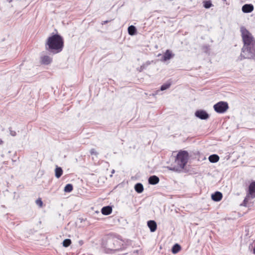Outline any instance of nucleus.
Returning a JSON list of instances; mask_svg holds the SVG:
<instances>
[{
  "instance_id": "nucleus-12",
  "label": "nucleus",
  "mask_w": 255,
  "mask_h": 255,
  "mask_svg": "<svg viewBox=\"0 0 255 255\" xmlns=\"http://www.w3.org/2000/svg\"><path fill=\"white\" fill-rule=\"evenodd\" d=\"M41 62L42 64L48 65L52 62V58L47 55H45L41 57Z\"/></svg>"
},
{
  "instance_id": "nucleus-1",
  "label": "nucleus",
  "mask_w": 255,
  "mask_h": 255,
  "mask_svg": "<svg viewBox=\"0 0 255 255\" xmlns=\"http://www.w3.org/2000/svg\"><path fill=\"white\" fill-rule=\"evenodd\" d=\"M241 32L244 42L240 55L241 59L248 58L255 60V40L252 34L244 27H241Z\"/></svg>"
},
{
  "instance_id": "nucleus-28",
  "label": "nucleus",
  "mask_w": 255,
  "mask_h": 255,
  "mask_svg": "<svg viewBox=\"0 0 255 255\" xmlns=\"http://www.w3.org/2000/svg\"><path fill=\"white\" fill-rule=\"evenodd\" d=\"M108 22V21H103L102 24H105V23H107V22Z\"/></svg>"
},
{
  "instance_id": "nucleus-17",
  "label": "nucleus",
  "mask_w": 255,
  "mask_h": 255,
  "mask_svg": "<svg viewBox=\"0 0 255 255\" xmlns=\"http://www.w3.org/2000/svg\"><path fill=\"white\" fill-rule=\"evenodd\" d=\"M135 190L138 193H141L143 190V187L142 184L137 183L134 186Z\"/></svg>"
},
{
  "instance_id": "nucleus-2",
  "label": "nucleus",
  "mask_w": 255,
  "mask_h": 255,
  "mask_svg": "<svg viewBox=\"0 0 255 255\" xmlns=\"http://www.w3.org/2000/svg\"><path fill=\"white\" fill-rule=\"evenodd\" d=\"M46 45L47 50L53 53H57L61 52L64 46L62 37L58 34H55L49 37L47 41Z\"/></svg>"
},
{
  "instance_id": "nucleus-14",
  "label": "nucleus",
  "mask_w": 255,
  "mask_h": 255,
  "mask_svg": "<svg viewBox=\"0 0 255 255\" xmlns=\"http://www.w3.org/2000/svg\"><path fill=\"white\" fill-rule=\"evenodd\" d=\"M112 208L110 206L104 207L101 210L102 213L105 215H108L112 213Z\"/></svg>"
},
{
  "instance_id": "nucleus-27",
  "label": "nucleus",
  "mask_w": 255,
  "mask_h": 255,
  "mask_svg": "<svg viewBox=\"0 0 255 255\" xmlns=\"http://www.w3.org/2000/svg\"><path fill=\"white\" fill-rule=\"evenodd\" d=\"M79 243L80 245H82L83 244V241H80L79 242Z\"/></svg>"
},
{
  "instance_id": "nucleus-20",
  "label": "nucleus",
  "mask_w": 255,
  "mask_h": 255,
  "mask_svg": "<svg viewBox=\"0 0 255 255\" xmlns=\"http://www.w3.org/2000/svg\"><path fill=\"white\" fill-rule=\"evenodd\" d=\"M73 190V186L71 184H67L64 187V191L65 192H70Z\"/></svg>"
},
{
  "instance_id": "nucleus-19",
  "label": "nucleus",
  "mask_w": 255,
  "mask_h": 255,
  "mask_svg": "<svg viewBox=\"0 0 255 255\" xmlns=\"http://www.w3.org/2000/svg\"><path fill=\"white\" fill-rule=\"evenodd\" d=\"M180 250H181V247H180V245L176 244L174 245L173 246V247H172V253L175 254L177 253L178 252H179V251Z\"/></svg>"
},
{
  "instance_id": "nucleus-16",
  "label": "nucleus",
  "mask_w": 255,
  "mask_h": 255,
  "mask_svg": "<svg viewBox=\"0 0 255 255\" xmlns=\"http://www.w3.org/2000/svg\"><path fill=\"white\" fill-rule=\"evenodd\" d=\"M63 173V170L61 167L57 166L55 169V174L56 178H60Z\"/></svg>"
},
{
  "instance_id": "nucleus-3",
  "label": "nucleus",
  "mask_w": 255,
  "mask_h": 255,
  "mask_svg": "<svg viewBox=\"0 0 255 255\" xmlns=\"http://www.w3.org/2000/svg\"><path fill=\"white\" fill-rule=\"evenodd\" d=\"M125 248L124 241L116 237H109L107 240L105 250L108 253H114Z\"/></svg>"
},
{
  "instance_id": "nucleus-18",
  "label": "nucleus",
  "mask_w": 255,
  "mask_h": 255,
  "mask_svg": "<svg viewBox=\"0 0 255 255\" xmlns=\"http://www.w3.org/2000/svg\"><path fill=\"white\" fill-rule=\"evenodd\" d=\"M128 32L129 35H133L136 32V29L133 25H130L128 27Z\"/></svg>"
},
{
  "instance_id": "nucleus-22",
  "label": "nucleus",
  "mask_w": 255,
  "mask_h": 255,
  "mask_svg": "<svg viewBox=\"0 0 255 255\" xmlns=\"http://www.w3.org/2000/svg\"><path fill=\"white\" fill-rule=\"evenodd\" d=\"M212 5L211 1H206L204 2V6L206 8H209Z\"/></svg>"
},
{
  "instance_id": "nucleus-32",
  "label": "nucleus",
  "mask_w": 255,
  "mask_h": 255,
  "mask_svg": "<svg viewBox=\"0 0 255 255\" xmlns=\"http://www.w3.org/2000/svg\"><path fill=\"white\" fill-rule=\"evenodd\" d=\"M127 255V254H122V255Z\"/></svg>"
},
{
  "instance_id": "nucleus-11",
  "label": "nucleus",
  "mask_w": 255,
  "mask_h": 255,
  "mask_svg": "<svg viewBox=\"0 0 255 255\" xmlns=\"http://www.w3.org/2000/svg\"><path fill=\"white\" fill-rule=\"evenodd\" d=\"M212 199L215 201H219L222 198V194L218 191L216 192L211 196Z\"/></svg>"
},
{
  "instance_id": "nucleus-9",
  "label": "nucleus",
  "mask_w": 255,
  "mask_h": 255,
  "mask_svg": "<svg viewBox=\"0 0 255 255\" xmlns=\"http://www.w3.org/2000/svg\"><path fill=\"white\" fill-rule=\"evenodd\" d=\"M254 10V6L252 4H246L242 6V11L245 13H249Z\"/></svg>"
},
{
  "instance_id": "nucleus-10",
  "label": "nucleus",
  "mask_w": 255,
  "mask_h": 255,
  "mask_svg": "<svg viewBox=\"0 0 255 255\" xmlns=\"http://www.w3.org/2000/svg\"><path fill=\"white\" fill-rule=\"evenodd\" d=\"M147 226L151 232H154L156 231L157 228V225L154 221L150 220L148 221Z\"/></svg>"
},
{
  "instance_id": "nucleus-29",
  "label": "nucleus",
  "mask_w": 255,
  "mask_h": 255,
  "mask_svg": "<svg viewBox=\"0 0 255 255\" xmlns=\"http://www.w3.org/2000/svg\"><path fill=\"white\" fill-rule=\"evenodd\" d=\"M2 143H3L2 140L1 139H0V144H2Z\"/></svg>"
},
{
  "instance_id": "nucleus-15",
  "label": "nucleus",
  "mask_w": 255,
  "mask_h": 255,
  "mask_svg": "<svg viewBox=\"0 0 255 255\" xmlns=\"http://www.w3.org/2000/svg\"><path fill=\"white\" fill-rule=\"evenodd\" d=\"M219 160V157L217 154H212L209 157V160L212 163H216Z\"/></svg>"
},
{
  "instance_id": "nucleus-21",
  "label": "nucleus",
  "mask_w": 255,
  "mask_h": 255,
  "mask_svg": "<svg viewBox=\"0 0 255 255\" xmlns=\"http://www.w3.org/2000/svg\"><path fill=\"white\" fill-rule=\"evenodd\" d=\"M71 244V241L70 239H65L63 242V246L64 247H69L70 244Z\"/></svg>"
},
{
  "instance_id": "nucleus-23",
  "label": "nucleus",
  "mask_w": 255,
  "mask_h": 255,
  "mask_svg": "<svg viewBox=\"0 0 255 255\" xmlns=\"http://www.w3.org/2000/svg\"><path fill=\"white\" fill-rule=\"evenodd\" d=\"M170 85L171 84L170 83H166V84H163V85L161 86V87L160 88V90L164 91V90L169 88L170 86Z\"/></svg>"
},
{
  "instance_id": "nucleus-26",
  "label": "nucleus",
  "mask_w": 255,
  "mask_h": 255,
  "mask_svg": "<svg viewBox=\"0 0 255 255\" xmlns=\"http://www.w3.org/2000/svg\"><path fill=\"white\" fill-rule=\"evenodd\" d=\"M10 133L12 136H15L16 135V132L14 131H10Z\"/></svg>"
},
{
  "instance_id": "nucleus-13",
  "label": "nucleus",
  "mask_w": 255,
  "mask_h": 255,
  "mask_svg": "<svg viewBox=\"0 0 255 255\" xmlns=\"http://www.w3.org/2000/svg\"><path fill=\"white\" fill-rule=\"evenodd\" d=\"M159 181V178L155 175L150 176L148 179V182L149 184L152 185H155L157 184Z\"/></svg>"
},
{
  "instance_id": "nucleus-30",
  "label": "nucleus",
  "mask_w": 255,
  "mask_h": 255,
  "mask_svg": "<svg viewBox=\"0 0 255 255\" xmlns=\"http://www.w3.org/2000/svg\"><path fill=\"white\" fill-rule=\"evenodd\" d=\"M115 173V170H114V169H113V170L112 171V174H113V173Z\"/></svg>"
},
{
  "instance_id": "nucleus-5",
  "label": "nucleus",
  "mask_w": 255,
  "mask_h": 255,
  "mask_svg": "<svg viewBox=\"0 0 255 255\" xmlns=\"http://www.w3.org/2000/svg\"><path fill=\"white\" fill-rule=\"evenodd\" d=\"M229 106L227 102H220L214 105V109L218 113H224L228 109Z\"/></svg>"
},
{
  "instance_id": "nucleus-31",
  "label": "nucleus",
  "mask_w": 255,
  "mask_h": 255,
  "mask_svg": "<svg viewBox=\"0 0 255 255\" xmlns=\"http://www.w3.org/2000/svg\"><path fill=\"white\" fill-rule=\"evenodd\" d=\"M9 2H11L12 1V0H8Z\"/></svg>"
},
{
  "instance_id": "nucleus-6",
  "label": "nucleus",
  "mask_w": 255,
  "mask_h": 255,
  "mask_svg": "<svg viewBox=\"0 0 255 255\" xmlns=\"http://www.w3.org/2000/svg\"><path fill=\"white\" fill-rule=\"evenodd\" d=\"M254 198L255 197V182H252L249 187V193L246 197L245 201L249 198Z\"/></svg>"
},
{
  "instance_id": "nucleus-7",
  "label": "nucleus",
  "mask_w": 255,
  "mask_h": 255,
  "mask_svg": "<svg viewBox=\"0 0 255 255\" xmlns=\"http://www.w3.org/2000/svg\"><path fill=\"white\" fill-rule=\"evenodd\" d=\"M195 116L201 120H206L209 118V115L205 111L203 110L196 111Z\"/></svg>"
},
{
  "instance_id": "nucleus-25",
  "label": "nucleus",
  "mask_w": 255,
  "mask_h": 255,
  "mask_svg": "<svg viewBox=\"0 0 255 255\" xmlns=\"http://www.w3.org/2000/svg\"><path fill=\"white\" fill-rule=\"evenodd\" d=\"M90 153L91 155H95L96 156H97L98 154V152L94 148H92L90 150Z\"/></svg>"
},
{
  "instance_id": "nucleus-24",
  "label": "nucleus",
  "mask_w": 255,
  "mask_h": 255,
  "mask_svg": "<svg viewBox=\"0 0 255 255\" xmlns=\"http://www.w3.org/2000/svg\"><path fill=\"white\" fill-rule=\"evenodd\" d=\"M36 203L40 207H41L42 206L43 202H42L41 199L40 198L36 200Z\"/></svg>"
},
{
  "instance_id": "nucleus-4",
  "label": "nucleus",
  "mask_w": 255,
  "mask_h": 255,
  "mask_svg": "<svg viewBox=\"0 0 255 255\" xmlns=\"http://www.w3.org/2000/svg\"><path fill=\"white\" fill-rule=\"evenodd\" d=\"M188 160V154L185 151L179 152L175 160V165L173 170L176 171H181L187 163Z\"/></svg>"
},
{
  "instance_id": "nucleus-8",
  "label": "nucleus",
  "mask_w": 255,
  "mask_h": 255,
  "mask_svg": "<svg viewBox=\"0 0 255 255\" xmlns=\"http://www.w3.org/2000/svg\"><path fill=\"white\" fill-rule=\"evenodd\" d=\"M174 56V54L172 53L171 51L169 50H167L163 55L162 60L163 61H166L170 59L171 58L173 57Z\"/></svg>"
}]
</instances>
